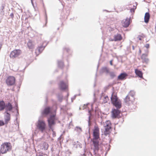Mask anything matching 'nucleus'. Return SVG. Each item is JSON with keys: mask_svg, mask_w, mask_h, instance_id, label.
Wrapping results in <instances>:
<instances>
[{"mask_svg": "<svg viewBox=\"0 0 156 156\" xmlns=\"http://www.w3.org/2000/svg\"><path fill=\"white\" fill-rule=\"evenodd\" d=\"M93 136L94 138L92 141L94 147V155H98V152L99 148L100 149L101 154L103 153V150L102 149H101L103 145L99 144V141L98 139L99 138V129L98 127L95 126L93 132Z\"/></svg>", "mask_w": 156, "mask_h": 156, "instance_id": "1", "label": "nucleus"}, {"mask_svg": "<svg viewBox=\"0 0 156 156\" xmlns=\"http://www.w3.org/2000/svg\"><path fill=\"white\" fill-rule=\"evenodd\" d=\"M111 100L112 103L116 108V109H119L122 107L121 102L119 100L116 94L113 92L111 97Z\"/></svg>", "mask_w": 156, "mask_h": 156, "instance_id": "2", "label": "nucleus"}, {"mask_svg": "<svg viewBox=\"0 0 156 156\" xmlns=\"http://www.w3.org/2000/svg\"><path fill=\"white\" fill-rule=\"evenodd\" d=\"M36 126L38 130L41 133H43L46 131V126L44 121L39 119L36 123Z\"/></svg>", "mask_w": 156, "mask_h": 156, "instance_id": "3", "label": "nucleus"}, {"mask_svg": "<svg viewBox=\"0 0 156 156\" xmlns=\"http://www.w3.org/2000/svg\"><path fill=\"white\" fill-rule=\"evenodd\" d=\"M12 149L11 144L9 142L4 143L1 146V152L2 154L7 153V151H10Z\"/></svg>", "mask_w": 156, "mask_h": 156, "instance_id": "4", "label": "nucleus"}, {"mask_svg": "<svg viewBox=\"0 0 156 156\" xmlns=\"http://www.w3.org/2000/svg\"><path fill=\"white\" fill-rule=\"evenodd\" d=\"M55 116V114L51 115L48 119V126L51 129L52 128V126L55 123V121L56 119Z\"/></svg>", "mask_w": 156, "mask_h": 156, "instance_id": "5", "label": "nucleus"}, {"mask_svg": "<svg viewBox=\"0 0 156 156\" xmlns=\"http://www.w3.org/2000/svg\"><path fill=\"white\" fill-rule=\"evenodd\" d=\"M22 53L20 49H15L12 51L10 54V57L12 58L17 57Z\"/></svg>", "mask_w": 156, "mask_h": 156, "instance_id": "6", "label": "nucleus"}, {"mask_svg": "<svg viewBox=\"0 0 156 156\" xmlns=\"http://www.w3.org/2000/svg\"><path fill=\"white\" fill-rule=\"evenodd\" d=\"M16 79L13 76H9L6 80V82L8 86H12L15 84Z\"/></svg>", "mask_w": 156, "mask_h": 156, "instance_id": "7", "label": "nucleus"}, {"mask_svg": "<svg viewBox=\"0 0 156 156\" xmlns=\"http://www.w3.org/2000/svg\"><path fill=\"white\" fill-rule=\"evenodd\" d=\"M112 113L113 118H119L121 117V116L120 115L121 111L119 110V109L115 108L112 109Z\"/></svg>", "mask_w": 156, "mask_h": 156, "instance_id": "8", "label": "nucleus"}, {"mask_svg": "<svg viewBox=\"0 0 156 156\" xmlns=\"http://www.w3.org/2000/svg\"><path fill=\"white\" fill-rule=\"evenodd\" d=\"M13 108L12 104L9 102L6 103L5 105V112H9V111H11Z\"/></svg>", "mask_w": 156, "mask_h": 156, "instance_id": "9", "label": "nucleus"}, {"mask_svg": "<svg viewBox=\"0 0 156 156\" xmlns=\"http://www.w3.org/2000/svg\"><path fill=\"white\" fill-rule=\"evenodd\" d=\"M4 119L5 124H8L11 119V115L9 112H4Z\"/></svg>", "mask_w": 156, "mask_h": 156, "instance_id": "10", "label": "nucleus"}, {"mask_svg": "<svg viewBox=\"0 0 156 156\" xmlns=\"http://www.w3.org/2000/svg\"><path fill=\"white\" fill-rule=\"evenodd\" d=\"M128 76V74L126 73H122L118 76L117 80H124L126 79Z\"/></svg>", "mask_w": 156, "mask_h": 156, "instance_id": "11", "label": "nucleus"}, {"mask_svg": "<svg viewBox=\"0 0 156 156\" xmlns=\"http://www.w3.org/2000/svg\"><path fill=\"white\" fill-rule=\"evenodd\" d=\"M59 87L61 90H65L67 89L68 85L64 81H62L59 84Z\"/></svg>", "mask_w": 156, "mask_h": 156, "instance_id": "12", "label": "nucleus"}, {"mask_svg": "<svg viewBox=\"0 0 156 156\" xmlns=\"http://www.w3.org/2000/svg\"><path fill=\"white\" fill-rule=\"evenodd\" d=\"M129 95H127L124 99L126 104L128 105L132 103L133 98H130Z\"/></svg>", "mask_w": 156, "mask_h": 156, "instance_id": "13", "label": "nucleus"}, {"mask_svg": "<svg viewBox=\"0 0 156 156\" xmlns=\"http://www.w3.org/2000/svg\"><path fill=\"white\" fill-rule=\"evenodd\" d=\"M130 18H127L125 20H123L122 22V26L125 27H128L130 24Z\"/></svg>", "mask_w": 156, "mask_h": 156, "instance_id": "14", "label": "nucleus"}, {"mask_svg": "<svg viewBox=\"0 0 156 156\" xmlns=\"http://www.w3.org/2000/svg\"><path fill=\"white\" fill-rule=\"evenodd\" d=\"M51 108L49 107H47L45 108L43 112H42V114L43 115H48L51 113Z\"/></svg>", "mask_w": 156, "mask_h": 156, "instance_id": "15", "label": "nucleus"}, {"mask_svg": "<svg viewBox=\"0 0 156 156\" xmlns=\"http://www.w3.org/2000/svg\"><path fill=\"white\" fill-rule=\"evenodd\" d=\"M147 56V54H143L141 56V58L143 62L147 63L149 61V59L148 58H146Z\"/></svg>", "mask_w": 156, "mask_h": 156, "instance_id": "16", "label": "nucleus"}, {"mask_svg": "<svg viewBox=\"0 0 156 156\" xmlns=\"http://www.w3.org/2000/svg\"><path fill=\"white\" fill-rule=\"evenodd\" d=\"M150 14L149 12H147L145 13L144 17V21L146 23H148L150 18Z\"/></svg>", "mask_w": 156, "mask_h": 156, "instance_id": "17", "label": "nucleus"}, {"mask_svg": "<svg viewBox=\"0 0 156 156\" xmlns=\"http://www.w3.org/2000/svg\"><path fill=\"white\" fill-rule=\"evenodd\" d=\"M100 73H105L106 74H107L109 73V71L107 67H104L102 68L100 70Z\"/></svg>", "mask_w": 156, "mask_h": 156, "instance_id": "18", "label": "nucleus"}, {"mask_svg": "<svg viewBox=\"0 0 156 156\" xmlns=\"http://www.w3.org/2000/svg\"><path fill=\"white\" fill-rule=\"evenodd\" d=\"M114 39L113 40L115 41H119L121 40L122 39V37L121 35L119 34H117L114 35ZM112 41H113V40Z\"/></svg>", "mask_w": 156, "mask_h": 156, "instance_id": "19", "label": "nucleus"}, {"mask_svg": "<svg viewBox=\"0 0 156 156\" xmlns=\"http://www.w3.org/2000/svg\"><path fill=\"white\" fill-rule=\"evenodd\" d=\"M106 123V125L104 126L105 127V130L110 131V129L111 128L110 122L108 121H107Z\"/></svg>", "mask_w": 156, "mask_h": 156, "instance_id": "20", "label": "nucleus"}, {"mask_svg": "<svg viewBox=\"0 0 156 156\" xmlns=\"http://www.w3.org/2000/svg\"><path fill=\"white\" fill-rule=\"evenodd\" d=\"M5 103L4 101L2 100L0 101V111H2L5 108Z\"/></svg>", "mask_w": 156, "mask_h": 156, "instance_id": "21", "label": "nucleus"}, {"mask_svg": "<svg viewBox=\"0 0 156 156\" xmlns=\"http://www.w3.org/2000/svg\"><path fill=\"white\" fill-rule=\"evenodd\" d=\"M48 43H46L44 46L43 45L39 46L36 50V51H38L40 53H41L42 51L44 50L47 44Z\"/></svg>", "mask_w": 156, "mask_h": 156, "instance_id": "22", "label": "nucleus"}, {"mask_svg": "<svg viewBox=\"0 0 156 156\" xmlns=\"http://www.w3.org/2000/svg\"><path fill=\"white\" fill-rule=\"evenodd\" d=\"M135 73L136 75L140 78L143 77V74L142 72L137 69H135Z\"/></svg>", "mask_w": 156, "mask_h": 156, "instance_id": "23", "label": "nucleus"}, {"mask_svg": "<svg viewBox=\"0 0 156 156\" xmlns=\"http://www.w3.org/2000/svg\"><path fill=\"white\" fill-rule=\"evenodd\" d=\"M5 4H2L1 7H0V14H2L3 15L4 14V12L3 10L5 8Z\"/></svg>", "mask_w": 156, "mask_h": 156, "instance_id": "24", "label": "nucleus"}, {"mask_svg": "<svg viewBox=\"0 0 156 156\" xmlns=\"http://www.w3.org/2000/svg\"><path fill=\"white\" fill-rule=\"evenodd\" d=\"M64 66L63 62L62 61H58V66L61 69L63 68Z\"/></svg>", "mask_w": 156, "mask_h": 156, "instance_id": "25", "label": "nucleus"}, {"mask_svg": "<svg viewBox=\"0 0 156 156\" xmlns=\"http://www.w3.org/2000/svg\"><path fill=\"white\" fill-rule=\"evenodd\" d=\"M75 130L79 133L82 131L81 128L78 126H76L75 128Z\"/></svg>", "mask_w": 156, "mask_h": 156, "instance_id": "26", "label": "nucleus"}, {"mask_svg": "<svg viewBox=\"0 0 156 156\" xmlns=\"http://www.w3.org/2000/svg\"><path fill=\"white\" fill-rule=\"evenodd\" d=\"M109 74L110 76L112 79H113L114 77L116 76L115 73L114 72H110L108 73Z\"/></svg>", "mask_w": 156, "mask_h": 156, "instance_id": "27", "label": "nucleus"}, {"mask_svg": "<svg viewBox=\"0 0 156 156\" xmlns=\"http://www.w3.org/2000/svg\"><path fill=\"white\" fill-rule=\"evenodd\" d=\"M135 94V92L133 90H131L130 91L129 94L128 95H129L130 97L131 98H133V97Z\"/></svg>", "mask_w": 156, "mask_h": 156, "instance_id": "28", "label": "nucleus"}, {"mask_svg": "<svg viewBox=\"0 0 156 156\" xmlns=\"http://www.w3.org/2000/svg\"><path fill=\"white\" fill-rule=\"evenodd\" d=\"M58 100L60 102H62V100L63 96L61 94H58L57 95Z\"/></svg>", "mask_w": 156, "mask_h": 156, "instance_id": "29", "label": "nucleus"}, {"mask_svg": "<svg viewBox=\"0 0 156 156\" xmlns=\"http://www.w3.org/2000/svg\"><path fill=\"white\" fill-rule=\"evenodd\" d=\"M43 148L44 150H47L48 147V143L46 142H44L43 144Z\"/></svg>", "mask_w": 156, "mask_h": 156, "instance_id": "30", "label": "nucleus"}, {"mask_svg": "<svg viewBox=\"0 0 156 156\" xmlns=\"http://www.w3.org/2000/svg\"><path fill=\"white\" fill-rule=\"evenodd\" d=\"M27 46L30 49H32L33 48V45L32 42L29 41L27 43Z\"/></svg>", "mask_w": 156, "mask_h": 156, "instance_id": "31", "label": "nucleus"}, {"mask_svg": "<svg viewBox=\"0 0 156 156\" xmlns=\"http://www.w3.org/2000/svg\"><path fill=\"white\" fill-rule=\"evenodd\" d=\"M104 133V134L105 136H109L110 135V132L108 131H106V130H105Z\"/></svg>", "mask_w": 156, "mask_h": 156, "instance_id": "32", "label": "nucleus"}, {"mask_svg": "<svg viewBox=\"0 0 156 156\" xmlns=\"http://www.w3.org/2000/svg\"><path fill=\"white\" fill-rule=\"evenodd\" d=\"M88 115H89V116L88 117V119L90 120V117L91 116H92V114L91 113V111L90 110L88 111Z\"/></svg>", "mask_w": 156, "mask_h": 156, "instance_id": "33", "label": "nucleus"}, {"mask_svg": "<svg viewBox=\"0 0 156 156\" xmlns=\"http://www.w3.org/2000/svg\"><path fill=\"white\" fill-rule=\"evenodd\" d=\"M5 124V123L3 121L0 120V126H4Z\"/></svg>", "mask_w": 156, "mask_h": 156, "instance_id": "34", "label": "nucleus"}, {"mask_svg": "<svg viewBox=\"0 0 156 156\" xmlns=\"http://www.w3.org/2000/svg\"><path fill=\"white\" fill-rule=\"evenodd\" d=\"M88 130H89V131H90V126H91V123H90V119H88Z\"/></svg>", "mask_w": 156, "mask_h": 156, "instance_id": "35", "label": "nucleus"}, {"mask_svg": "<svg viewBox=\"0 0 156 156\" xmlns=\"http://www.w3.org/2000/svg\"><path fill=\"white\" fill-rule=\"evenodd\" d=\"M105 100H104L105 102H107L109 100L108 98V96H105L104 97Z\"/></svg>", "mask_w": 156, "mask_h": 156, "instance_id": "36", "label": "nucleus"}, {"mask_svg": "<svg viewBox=\"0 0 156 156\" xmlns=\"http://www.w3.org/2000/svg\"><path fill=\"white\" fill-rule=\"evenodd\" d=\"M16 110L17 111V113L16 115V116H17L19 114V112H18V108L17 105H16Z\"/></svg>", "mask_w": 156, "mask_h": 156, "instance_id": "37", "label": "nucleus"}, {"mask_svg": "<svg viewBox=\"0 0 156 156\" xmlns=\"http://www.w3.org/2000/svg\"><path fill=\"white\" fill-rule=\"evenodd\" d=\"M10 16L11 17V18L12 19V20H13V18L14 16V14L13 13H11L10 14Z\"/></svg>", "mask_w": 156, "mask_h": 156, "instance_id": "38", "label": "nucleus"}, {"mask_svg": "<svg viewBox=\"0 0 156 156\" xmlns=\"http://www.w3.org/2000/svg\"><path fill=\"white\" fill-rule=\"evenodd\" d=\"M143 38V37L142 36H139L137 37V38L140 40H142V38Z\"/></svg>", "mask_w": 156, "mask_h": 156, "instance_id": "39", "label": "nucleus"}, {"mask_svg": "<svg viewBox=\"0 0 156 156\" xmlns=\"http://www.w3.org/2000/svg\"><path fill=\"white\" fill-rule=\"evenodd\" d=\"M145 47L147 48L148 49L149 48V44H146L145 45Z\"/></svg>", "mask_w": 156, "mask_h": 156, "instance_id": "40", "label": "nucleus"}, {"mask_svg": "<svg viewBox=\"0 0 156 156\" xmlns=\"http://www.w3.org/2000/svg\"><path fill=\"white\" fill-rule=\"evenodd\" d=\"M87 105L88 104H86V105L85 104L83 106V109H84L85 108H86Z\"/></svg>", "mask_w": 156, "mask_h": 156, "instance_id": "41", "label": "nucleus"}, {"mask_svg": "<svg viewBox=\"0 0 156 156\" xmlns=\"http://www.w3.org/2000/svg\"><path fill=\"white\" fill-rule=\"evenodd\" d=\"M47 23V17H46V23H45V24L43 26V27L46 26V24Z\"/></svg>", "mask_w": 156, "mask_h": 156, "instance_id": "42", "label": "nucleus"}, {"mask_svg": "<svg viewBox=\"0 0 156 156\" xmlns=\"http://www.w3.org/2000/svg\"><path fill=\"white\" fill-rule=\"evenodd\" d=\"M136 7H135V8L134 9H133V8H132L130 9V11L132 12H134V11H135V9H136Z\"/></svg>", "mask_w": 156, "mask_h": 156, "instance_id": "43", "label": "nucleus"}, {"mask_svg": "<svg viewBox=\"0 0 156 156\" xmlns=\"http://www.w3.org/2000/svg\"><path fill=\"white\" fill-rule=\"evenodd\" d=\"M76 95H75L73 98H72L71 100H72V101H73V100H74L75 99V98H76Z\"/></svg>", "mask_w": 156, "mask_h": 156, "instance_id": "44", "label": "nucleus"}, {"mask_svg": "<svg viewBox=\"0 0 156 156\" xmlns=\"http://www.w3.org/2000/svg\"><path fill=\"white\" fill-rule=\"evenodd\" d=\"M155 32H156V21L155 23Z\"/></svg>", "mask_w": 156, "mask_h": 156, "instance_id": "45", "label": "nucleus"}, {"mask_svg": "<svg viewBox=\"0 0 156 156\" xmlns=\"http://www.w3.org/2000/svg\"><path fill=\"white\" fill-rule=\"evenodd\" d=\"M110 64H111V65H112V60L110 61Z\"/></svg>", "mask_w": 156, "mask_h": 156, "instance_id": "46", "label": "nucleus"}, {"mask_svg": "<svg viewBox=\"0 0 156 156\" xmlns=\"http://www.w3.org/2000/svg\"><path fill=\"white\" fill-rule=\"evenodd\" d=\"M132 49H133V50H134V46L133 45V46H132Z\"/></svg>", "mask_w": 156, "mask_h": 156, "instance_id": "47", "label": "nucleus"}, {"mask_svg": "<svg viewBox=\"0 0 156 156\" xmlns=\"http://www.w3.org/2000/svg\"><path fill=\"white\" fill-rule=\"evenodd\" d=\"M66 50L67 52H69V49H68V48H66Z\"/></svg>", "mask_w": 156, "mask_h": 156, "instance_id": "48", "label": "nucleus"}, {"mask_svg": "<svg viewBox=\"0 0 156 156\" xmlns=\"http://www.w3.org/2000/svg\"><path fill=\"white\" fill-rule=\"evenodd\" d=\"M38 156H44V155H43L42 154H40Z\"/></svg>", "mask_w": 156, "mask_h": 156, "instance_id": "49", "label": "nucleus"}, {"mask_svg": "<svg viewBox=\"0 0 156 156\" xmlns=\"http://www.w3.org/2000/svg\"><path fill=\"white\" fill-rule=\"evenodd\" d=\"M139 52H140V53H141V50L140 49V50H139Z\"/></svg>", "mask_w": 156, "mask_h": 156, "instance_id": "50", "label": "nucleus"}, {"mask_svg": "<svg viewBox=\"0 0 156 156\" xmlns=\"http://www.w3.org/2000/svg\"><path fill=\"white\" fill-rule=\"evenodd\" d=\"M79 109H80V110H81V109H82V108L81 107H80Z\"/></svg>", "mask_w": 156, "mask_h": 156, "instance_id": "51", "label": "nucleus"}, {"mask_svg": "<svg viewBox=\"0 0 156 156\" xmlns=\"http://www.w3.org/2000/svg\"><path fill=\"white\" fill-rule=\"evenodd\" d=\"M61 109H63V110L64 109L62 107H61Z\"/></svg>", "mask_w": 156, "mask_h": 156, "instance_id": "52", "label": "nucleus"}, {"mask_svg": "<svg viewBox=\"0 0 156 156\" xmlns=\"http://www.w3.org/2000/svg\"><path fill=\"white\" fill-rule=\"evenodd\" d=\"M109 149H110V148H108V151L109 150Z\"/></svg>", "mask_w": 156, "mask_h": 156, "instance_id": "53", "label": "nucleus"}, {"mask_svg": "<svg viewBox=\"0 0 156 156\" xmlns=\"http://www.w3.org/2000/svg\"><path fill=\"white\" fill-rule=\"evenodd\" d=\"M97 75V73H96V76Z\"/></svg>", "mask_w": 156, "mask_h": 156, "instance_id": "54", "label": "nucleus"}, {"mask_svg": "<svg viewBox=\"0 0 156 156\" xmlns=\"http://www.w3.org/2000/svg\"><path fill=\"white\" fill-rule=\"evenodd\" d=\"M31 2H32V3L33 4L32 1V0H31Z\"/></svg>", "mask_w": 156, "mask_h": 156, "instance_id": "55", "label": "nucleus"}, {"mask_svg": "<svg viewBox=\"0 0 156 156\" xmlns=\"http://www.w3.org/2000/svg\"><path fill=\"white\" fill-rule=\"evenodd\" d=\"M94 95L95 96V94H94Z\"/></svg>", "mask_w": 156, "mask_h": 156, "instance_id": "56", "label": "nucleus"}, {"mask_svg": "<svg viewBox=\"0 0 156 156\" xmlns=\"http://www.w3.org/2000/svg\"><path fill=\"white\" fill-rule=\"evenodd\" d=\"M53 135H55V134H53Z\"/></svg>", "mask_w": 156, "mask_h": 156, "instance_id": "57", "label": "nucleus"}, {"mask_svg": "<svg viewBox=\"0 0 156 156\" xmlns=\"http://www.w3.org/2000/svg\"><path fill=\"white\" fill-rule=\"evenodd\" d=\"M53 135H55V134H53Z\"/></svg>", "mask_w": 156, "mask_h": 156, "instance_id": "58", "label": "nucleus"}]
</instances>
